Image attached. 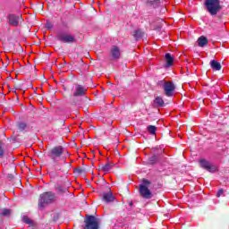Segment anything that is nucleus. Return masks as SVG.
<instances>
[{"mask_svg":"<svg viewBox=\"0 0 229 229\" xmlns=\"http://www.w3.org/2000/svg\"><path fill=\"white\" fill-rule=\"evenodd\" d=\"M132 35L135 40H142V38H144V31H142L141 30H134Z\"/></svg>","mask_w":229,"mask_h":229,"instance_id":"nucleus-16","label":"nucleus"},{"mask_svg":"<svg viewBox=\"0 0 229 229\" xmlns=\"http://www.w3.org/2000/svg\"><path fill=\"white\" fill-rule=\"evenodd\" d=\"M204 4L212 17H216L223 10L220 0H205Z\"/></svg>","mask_w":229,"mask_h":229,"instance_id":"nucleus-2","label":"nucleus"},{"mask_svg":"<svg viewBox=\"0 0 229 229\" xmlns=\"http://www.w3.org/2000/svg\"><path fill=\"white\" fill-rule=\"evenodd\" d=\"M106 214H108V211H106Z\"/></svg>","mask_w":229,"mask_h":229,"instance_id":"nucleus-34","label":"nucleus"},{"mask_svg":"<svg viewBox=\"0 0 229 229\" xmlns=\"http://www.w3.org/2000/svg\"><path fill=\"white\" fill-rule=\"evenodd\" d=\"M146 4L152 8H158V6H160V0H147Z\"/></svg>","mask_w":229,"mask_h":229,"instance_id":"nucleus-15","label":"nucleus"},{"mask_svg":"<svg viewBox=\"0 0 229 229\" xmlns=\"http://www.w3.org/2000/svg\"><path fill=\"white\" fill-rule=\"evenodd\" d=\"M140 185H144L145 187H149L151 185V181L148 179H142V184Z\"/></svg>","mask_w":229,"mask_h":229,"instance_id":"nucleus-24","label":"nucleus"},{"mask_svg":"<svg viewBox=\"0 0 229 229\" xmlns=\"http://www.w3.org/2000/svg\"><path fill=\"white\" fill-rule=\"evenodd\" d=\"M140 196L143 198V199H151L153 198V192L149 190L148 187L144 185L139 186Z\"/></svg>","mask_w":229,"mask_h":229,"instance_id":"nucleus-7","label":"nucleus"},{"mask_svg":"<svg viewBox=\"0 0 229 229\" xmlns=\"http://www.w3.org/2000/svg\"><path fill=\"white\" fill-rule=\"evenodd\" d=\"M158 162H160L159 155H153L152 157H148V164H150V165H155V164H158Z\"/></svg>","mask_w":229,"mask_h":229,"instance_id":"nucleus-17","label":"nucleus"},{"mask_svg":"<svg viewBox=\"0 0 229 229\" xmlns=\"http://www.w3.org/2000/svg\"><path fill=\"white\" fill-rule=\"evenodd\" d=\"M155 105H157V106H164L165 103H164V99L162 98V97H157L154 100Z\"/></svg>","mask_w":229,"mask_h":229,"instance_id":"nucleus-21","label":"nucleus"},{"mask_svg":"<svg viewBox=\"0 0 229 229\" xmlns=\"http://www.w3.org/2000/svg\"><path fill=\"white\" fill-rule=\"evenodd\" d=\"M215 22H223V21H221V15L216 16V20H215Z\"/></svg>","mask_w":229,"mask_h":229,"instance_id":"nucleus-30","label":"nucleus"},{"mask_svg":"<svg viewBox=\"0 0 229 229\" xmlns=\"http://www.w3.org/2000/svg\"><path fill=\"white\" fill-rule=\"evenodd\" d=\"M115 62L119 65H123L124 67V60L121 57V49L118 47H115Z\"/></svg>","mask_w":229,"mask_h":229,"instance_id":"nucleus-12","label":"nucleus"},{"mask_svg":"<svg viewBox=\"0 0 229 229\" xmlns=\"http://www.w3.org/2000/svg\"><path fill=\"white\" fill-rule=\"evenodd\" d=\"M115 155H116V157H117V156H119L120 157H122V156H121V153H119V150H116V151H115Z\"/></svg>","mask_w":229,"mask_h":229,"instance_id":"nucleus-31","label":"nucleus"},{"mask_svg":"<svg viewBox=\"0 0 229 229\" xmlns=\"http://www.w3.org/2000/svg\"><path fill=\"white\" fill-rule=\"evenodd\" d=\"M163 89L165 94L167 96V98L173 97V94H174V90L176 89V86H174V83L171 81L164 82Z\"/></svg>","mask_w":229,"mask_h":229,"instance_id":"nucleus-8","label":"nucleus"},{"mask_svg":"<svg viewBox=\"0 0 229 229\" xmlns=\"http://www.w3.org/2000/svg\"><path fill=\"white\" fill-rule=\"evenodd\" d=\"M147 130L150 135H156L157 134V127L155 125H148L147 127Z\"/></svg>","mask_w":229,"mask_h":229,"instance_id":"nucleus-22","label":"nucleus"},{"mask_svg":"<svg viewBox=\"0 0 229 229\" xmlns=\"http://www.w3.org/2000/svg\"><path fill=\"white\" fill-rule=\"evenodd\" d=\"M112 169H114V163H107L102 166V171H104V173H110Z\"/></svg>","mask_w":229,"mask_h":229,"instance_id":"nucleus-20","label":"nucleus"},{"mask_svg":"<svg viewBox=\"0 0 229 229\" xmlns=\"http://www.w3.org/2000/svg\"><path fill=\"white\" fill-rule=\"evenodd\" d=\"M200 167L208 171V173H216V166L212 165L210 162L207 161L206 159L199 160Z\"/></svg>","mask_w":229,"mask_h":229,"instance_id":"nucleus-10","label":"nucleus"},{"mask_svg":"<svg viewBox=\"0 0 229 229\" xmlns=\"http://www.w3.org/2000/svg\"><path fill=\"white\" fill-rule=\"evenodd\" d=\"M87 94V88L82 85L76 84L73 89L74 98H80L81 96H85Z\"/></svg>","mask_w":229,"mask_h":229,"instance_id":"nucleus-9","label":"nucleus"},{"mask_svg":"<svg viewBox=\"0 0 229 229\" xmlns=\"http://www.w3.org/2000/svg\"><path fill=\"white\" fill-rule=\"evenodd\" d=\"M225 194V190L224 189H219L218 191L216 192V198H221Z\"/></svg>","mask_w":229,"mask_h":229,"instance_id":"nucleus-26","label":"nucleus"},{"mask_svg":"<svg viewBox=\"0 0 229 229\" xmlns=\"http://www.w3.org/2000/svg\"><path fill=\"white\" fill-rule=\"evenodd\" d=\"M199 47H205V46H208V38L205 36H200L198 40Z\"/></svg>","mask_w":229,"mask_h":229,"instance_id":"nucleus-13","label":"nucleus"},{"mask_svg":"<svg viewBox=\"0 0 229 229\" xmlns=\"http://www.w3.org/2000/svg\"><path fill=\"white\" fill-rule=\"evenodd\" d=\"M210 65H211V69H213V71H221L222 67L221 66V63L216 61V60H212L210 62Z\"/></svg>","mask_w":229,"mask_h":229,"instance_id":"nucleus-18","label":"nucleus"},{"mask_svg":"<svg viewBox=\"0 0 229 229\" xmlns=\"http://www.w3.org/2000/svg\"><path fill=\"white\" fill-rule=\"evenodd\" d=\"M22 221L26 225H30V226H31L32 228H35V226H37V224L33 220H31V218H30V217L26 216H24L22 217Z\"/></svg>","mask_w":229,"mask_h":229,"instance_id":"nucleus-19","label":"nucleus"},{"mask_svg":"<svg viewBox=\"0 0 229 229\" xmlns=\"http://www.w3.org/2000/svg\"><path fill=\"white\" fill-rule=\"evenodd\" d=\"M56 190L58 192H65V190H64V188H62V186H57Z\"/></svg>","mask_w":229,"mask_h":229,"instance_id":"nucleus-28","label":"nucleus"},{"mask_svg":"<svg viewBox=\"0 0 229 229\" xmlns=\"http://www.w3.org/2000/svg\"><path fill=\"white\" fill-rule=\"evenodd\" d=\"M22 21V17L15 14H9L8 16V23L10 26L17 27L19 26L20 22Z\"/></svg>","mask_w":229,"mask_h":229,"instance_id":"nucleus-11","label":"nucleus"},{"mask_svg":"<svg viewBox=\"0 0 229 229\" xmlns=\"http://www.w3.org/2000/svg\"><path fill=\"white\" fill-rule=\"evenodd\" d=\"M102 201L105 203H113L115 200V196L110 188H107L105 191L101 193Z\"/></svg>","mask_w":229,"mask_h":229,"instance_id":"nucleus-6","label":"nucleus"},{"mask_svg":"<svg viewBox=\"0 0 229 229\" xmlns=\"http://www.w3.org/2000/svg\"><path fill=\"white\" fill-rule=\"evenodd\" d=\"M64 155H65V148L62 146L54 147L47 152L48 158L52 160L55 165H58L60 160H64V162H65Z\"/></svg>","mask_w":229,"mask_h":229,"instance_id":"nucleus-1","label":"nucleus"},{"mask_svg":"<svg viewBox=\"0 0 229 229\" xmlns=\"http://www.w3.org/2000/svg\"><path fill=\"white\" fill-rule=\"evenodd\" d=\"M165 58L166 60V67L173 66V64H174V57L171 55L170 53L165 54Z\"/></svg>","mask_w":229,"mask_h":229,"instance_id":"nucleus-14","label":"nucleus"},{"mask_svg":"<svg viewBox=\"0 0 229 229\" xmlns=\"http://www.w3.org/2000/svg\"><path fill=\"white\" fill-rule=\"evenodd\" d=\"M18 130H20V131H24L25 130H28V124L26 123H18Z\"/></svg>","mask_w":229,"mask_h":229,"instance_id":"nucleus-23","label":"nucleus"},{"mask_svg":"<svg viewBox=\"0 0 229 229\" xmlns=\"http://www.w3.org/2000/svg\"><path fill=\"white\" fill-rule=\"evenodd\" d=\"M1 216H10V209H3Z\"/></svg>","mask_w":229,"mask_h":229,"instance_id":"nucleus-27","label":"nucleus"},{"mask_svg":"<svg viewBox=\"0 0 229 229\" xmlns=\"http://www.w3.org/2000/svg\"><path fill=\"white\" fill-rule=\"evenodd\" d=\"M107 85H110L111 87H114L113 83L107 82Z\"/></svg>","mask_w":229,"mask_h":229,"instance_id":"nucleus-32","label":"nucleus"},{"mask_svg":"<svg viewBox=\"0 0 229 229\" xmlns=\"http://www.w3.org/2000/svg\"><path fill=\"white\" fill-rule=\"evenodd\" d=\"M111 54H112L113 58H115V47L112 48Z\"/></svg>","mask_w":229,"mask_h":229,"instance_id":"nucleus-29","label":"nucleus"},{"mask_svg":"<svg viewBox=\"0 0 229 229\" xmlns=\"http://www.w3.org/2000/svg\"><path fill=\"white\" fill-rule=\"evenodd\" d=\"M130 205H131H131H133V202H131Z\"/></svg>","mask_w":229,"mask_h":229,"instance_id":"nucleus-33","label":"nucleus"},{"mask_svg":"<svg viewBox=\"0 0 229 229\" xmlns=\"http://www.w3.org/2000/svg\"><path fill=\"white\" fill-rule=\"evenodd\" d=\"M83 229H99V219L94 216L88 215L84 220Z\"/></svg>","mask_w":229,"mask_h":229,"instance_id":"nucleus-4","label":"nucleus"},{"mask_svg":"<svg viewBox=\"0 0 229 229\" xmlns=\"http://www.w3.org/2000/svg\"><path fill=\"white\" fill-rule=\"evenodd\" d=\"M56 40L63 42L64 44H72L76 42V38L74 36L65 33V32H59L56 35Z\"/></svg>","mask_w":229,"mask_h":229,"instance_id":"nucleus-5","label":"nucleus"},{"mask_svg":"<svg viewBox=\"0 0 229 229\" xmlns=\"http://www.w3.org/2000/svg\"><path fill=\"white\" fill-rule=\"evenodd\" d=\"M56 199V195L53 191H47L39 196L38 207L44 208L46 205H50Z\"/></svg>","mask_w":229,"mask_h":229,"instance_id":"nucleus-3","label":"nucleus"},{"mask_svg":"<svg viewBox=\"0 0 229 229\" xmlns=\"http://www.w3.org/2000/svg\"><path fill=\"white\" fill-rule=\"evenodd\" d=\"M4 157V148H3V143L0 142V158H3Z\"/></svg>","mask_w":229,"mask_h":229,"instance_id":"nucleus-25","label":"nucleus"}]
</instances>
